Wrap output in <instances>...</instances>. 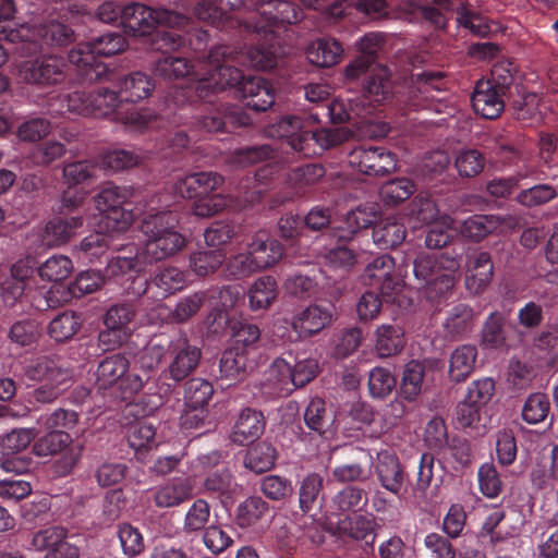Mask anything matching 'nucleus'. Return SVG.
I'll list each match as a JSON object with an SVG mask.
<instances>
[{"instance_id":"412c9836","label":"nucleus","mask_w":558,"mask_h":558,"mask_svg":"<svg viewBox=\"0 0 558 558\" xmlns=\"http://www.w3.org/2000/svg\"><path fill=\"white\" fill-rule=\"evenodd\" d=\"M337 527L340 534L354 541H365L367 546L373 547L378 524L373 514H357L339 520Z\"/></svg>"},{"instance_id":"0eeeda50","label":"nucleus","mask_w":558,"mask_h":558,"mask_svg":"<svg viewBox=\"0 0 558 558\" xmlns=\"http://www.w3.org/2000/svg\"><path fill=\"white\" fill-rule=\"evenodd\" d=\"M66 64L61 57L49 54L27 60L19 65L22 81L39 87L61 84L66 76Z\"/></svg>"},{"instance_id":"4d7b16f0","label":"nucleus","mask_w":558,"mask_h":558,"mask_svg":"<svg viewBox=\"0 0 558 558\" xmlns=\"http://www.w3.org/2000/svg\"><path fill=\"white\" fill-rule=\"evenodd\" d=\"M414 191V183L411 180L401 178L384 183L379 194L385 204L395 206L408 199Z\"/></svg>"},{"instance_id":"c756f323","label":"nucleus","mask_w":558,"mask_h":558,"mask_svg":"<svg viewBox=\"0 0 558 558\" xmlns=\"http://www.w3.org/2000/svg\"><path fill=\"white\" fill-rule=\"evenodd\" d=\"M33 272L34 260L32 258L19 259L12 265L11 276L3 283L5 302L13 304L23 295Z\"/></svg>"},{"instance_id":"c85d7f7f","label":"nucleus","mask_w":558,"mask_h":558,"mask_svg":"<svg viewBox=\"0 0 558 558\" xmlns=\"http://www.w3.org/2000/svg\"><path fill=\"white\" fill-rule=\"evenodd\" d=\"M343 48L341 44L331 37H323L311 43L306 49L307 60L317 66L329 68L339 63L342 59Z\"/></svg>"},{"instance_id":"0e129e2a","label":"nucleus","mask_w":558,"mask_h":558,"mask_svg":"<svg viewBox=\"0 0 558 558\" xmlns=\"http://www.w3.org/2000/svg\"><path fill=\"white\" fill-rule=\"evenodd\" d=\"M473 318V310L469 305L459 304L450 311L444 326L450 336L458 337L470 330Z\"/></svg>"},{"instance_id":"b1692460","label":"nucleus","mask_w":558,"mask_h":558,"mask_svg":"<svg viewBox=\"0 0 558 558\" xmlns=\"http://www.w3.org/2000/svg\"><path fill=\"white\" fill-rule=\"evenodd\" d=\"M364 96L372 102L381 105L392 98L390 71L380 64H375L368 72L364 85Z\"/></svg>"},{"instance_id":"20e7f679","label":"nucleus","mask_w":558,"mask_h":558,"mask_svg":"<svg viewBox=\"0 0 558 558\" xmlns=\"http://www.w3.org/2000/svg\"><path fill=\"white\" fill-rule=\"evenodd\" d=\"M459 269L460 262L447 254H422L413 262L414 277L429 298L449 292L457 282Z\"/></svg>"},{"instance_id":"9d476101","label":"nucleus","mask_w":558,"mask_h":558,"mask_svg":"<svg viewBox=\"0 0 558 558\" xmlns=\"http://www.w3.org/2000/svg\"><path fill=\"white\" fill-rule=\"evenodd\" d=\"M170 363L166 369L168 376L179 383L191 375L199 364L202 352L184 337L169 342Z\"/></svg>"},{"instance_id":"e433bc0d","label":"nucleus","mask_w":558,"mask_h":558,"mask_svg":"<svg viewBox=\"0 0 558 558\" xmlns=\"http://www.w3.org/2000/svg\"><path fill=\"white\" fill-rule=\"evenodd\" d=\"M304 422L308 429L324 436L329 432L333 417L320 398H313L304 411Z\"/></svg>"},{"instance_id":"09e8293b","label":"nucleus","mask_w":558,"mask_h":558,"mask_svg":"<svg viewBox=\"0 0 558 558\" xmlns=\"http://www.w3.org/2000/svg\"><path fill=\"white\" fill-rule=\"evenodd\" d=\"M276 461V449L268 442H259L252 447L244 459V465L255 473L269 471Z\"/></svg>"},{"instance_id":"603ef678","label":"nucleus","mask_w":558,"mask_h":558,"mask_svg":"<svg viewBox=\"0 0 558 558\" xmlns=\"http://www.w3.org/2000/svg\"><path fill=\"white\" fill-rule=\"evenodd\" d=\"M214 393L210 383L202 378H193L186 383L184 400L185 408L191 410H201L209 402Z\"/></svg>"},{"instance_id":"69168bd1","label":"nucleus","mask_w":558,"mask_h":558,"mask_svg":"<svg viewBox=\"0 0 558 558\" xmlns=\"http://www.w3.org/2000/svg\"><path fill=\"white\" fill-rule=\"evenodd\" d=\"M292 366L283 359H276L268 368L267 380L271 387L282 393L292 391Z\"/></svg>"},{"instance_id":"4c0bfd02","label":"nucleus","mask_w":558,"mask_h":558,"mask_svg":"<svg viewBox=\"0 0 558 558\" xmlns=\"http://www.w3.org/2000/svg\"><path fill=\"white\" fill-rule=\"evenodd\" d=\"M366 492L357 486H345L331 499V507L339 513L357 512L367 507Z\"/></svg>"},{"instance_id":"a211bd4d","label":"nucleus","mask_w":558,"mask_h":558,"mask_svg":"<svg viewBox=\"0 0 558 558\" xmlns=\"http://www.w3.org/2000/svg\"><path fill=\"white\" fill-rule=\"evenodd\" d=\"M25 375L32 380L53 381L59 385L72 384L73 373L59 360L39 356L25 367Z\"/></svg>"},{"instance_id":"f03ea898","label":"nucleus","mask_w":558,"mask_h":558,"mask_svg":"<svg viewBox=\"0 0 558 558\" xmlns=\"http://www.w3.org/2000/svg\"><path fill=\"white\" fill-rule=\"evenodd\" d=\"M178 216L169 210L153 208L142 218L141 231L145 236L140 258L151 265L177 255L186 246V238L177 230Z\"/></svg>"},{"instance_id":"5fc2aeb1","label":"nucleus","mask_w":558,"mask_h":558,"mask_svg":"<svg viewBox=\"0 0 558 558\" xmlns=\"http://www.w3.org/2000/svg\"><path fill=\"white\" fill-rule=\"evenodd\" d=\"M37 423L46 432L66 433L65 429H72L77 423V414L71 410L57 409L51 413L41 414Z\"/></svg>"},{"instance_id":"2eb2a0df","label":"nucleus","mask_w":558,"mask_h":558,"mask_svg":"<svg viewBox=\"0 0 558 558\" xmlns=\"http://www.w3.org/2000/svg\"><path fill=\"white\" fill-rule=\"evenodd\" d=\"M504 95L505 93L497 89L493 82L481 80L472 94V106L481 117L496 119L505 109Z\"/></svg>"},{"instance_id":"393cba45","label":"nucleus","mask_w":558,"mask_h":558,"mask_svg":"<svg viewBox=\"0 0 558 558\" xmlns=\"http://www.w3.org/2000/svg\"><path fill=\"white\" fill-rule=\"evenodd\" d=\"M82 226L83 218L80 216L50 220L40 234L41 244L47 247L65 244Z\"/></svg>"},{"instance_id":"aec40b11","label":"nucleus","mask_w":558,"mask_h":558,"mask_svg":"<svg viewBox=\"0 0 558 558\" xmlns=\"http://www.w3.org/2000/svg\"><path fill=\"white\" fill-rule=\"evenodd\" d=\"M222 182V177L216 172H195L179 179L174 187L182 197L197 198L209 195Z\"/></svg>"},{"instance_id":"864d4df0","label":"nucleus","mask_w":558,"mask_h":558,"mask_svg":"<svg viewBox=\"0 0 558 558\" xmlns=\"http://www.w3.org/2000/svg\"><path fill=\"white\" fill-rule=\"evenodd\" d=\"M453 238V219L448 215H441L429 225L425 236L428 248L437 250L447 245Z\"/></svg>"},{"instance_id":"3c124183","label":"nucleus","mask_w":558,"mask_h":558,"mask_svg":"<svg viewBox=\"0 0 558 558\" xmlns=\"http://www.w3.org/2000/svg\"><path fill=\"white\" fill-rule=\"evenodd\" d=\"M153 282L165 295H169L186 287L187 276L178 267L167 266L156 272Z\"/></svg>"},{"instance_id":"72a5a7b5","label":"nucleus","mask_w":558,"mask_h":558,"mask_svg":"<svg viewBox=\"0 0 558 558\" xmlns=\"http://www.w3.org/2000/svg\"><path fill=\"white\" fill-rule=\"evenodd\" d=\"M250 307L253 311L268 308L277 299V281L271 276H262L248 289Z\"/></svg>"},{"instance_id":"c9c22d12","label":"nucleus","mask_w":558,"mask_h":558,"mask_svg":"<svg viewBox=\"0 0 558 558\" xmlns=\"http://www.w3.org/2000/svg\"><path fill=\"white\" fill-rule=\"evenodd\" d=\"M407 235V230L402 222L395 217L386 218L373 231V240L380 248H393L400 245Z\"/></svg>"},{"instance_id":"4468645a","label":"nucleus","mask_w":558,"mask_h":558,"mask_svg":"<svg viewBox=\"0 0 558 558\" xmlns=\"http://www.w3.org/2000/svg\"><path fill=\"white\" fill-rule=\"evenodd\" d=\"M129 192L125 189L108 184L96 196L95 205L101 213H107V218L118 222L117 229L123 230L131 222V214L121 211L126 202Z\"/></svg>"},{"instance_id":"f257e3e1","label":"nucleus","mask_w":558,"mask_h":558,"mask_svg":"<svg viewBox=\"0 0 558 558\" xmlns=\"http://www.w3.org/2000/svg\"><path fill=\"white\" fill-rule=\"evenodd\" d=\"M247 11L245 28L262 33L275 24H292L299 20L294 4L284 0H241ZM234 8L233 0H195L194 13L198 20L216 24L227 10Z\"/></svg>"},{"instance_id":"bb28decb","label":"nucleus","mask_w":558,"mask_h":558,"mask_svg":"<svg viewBox=\"0 0 558 558\" xmlns=\"http://www.w3.org/2000/svg\"><path fill=\"white\" fill-rule=\"evenodd\" d=\"M376 473L381 486L398 495L403 486L404 473L397 456L383 451L378 453Z\"/></svg>"},{"instance_id":"7c9ffc66","label":"nucleus","mask_w":558,"mask_h":558,"mask_svg":"<svg viewBox=\"0 0 558 558\" xmlns=\"http://www.w3.org/2000/svg\"><path fill=\"white\" fill-rule=\"evenodd\" d=\"M442 76L440 72H422L415 75V86L411 89L410 106L414 110L432 108L435 100L433 92H440L441 87L435 82Z\"/></svg>"},{"instance_id":"e2e57ef3","label":"nucleus","mask_w":558,"mask_h":558,"mask_svg":"<svg viewBox=\"0 0 558 558\" xmlns=\"http://www.w3.org/2000/svg\"><path fill=\"white\" fill-rule=\"evenodd\" d=\"M72 441L68 433L47 432L33 446V452L40 458L56 456Z\"/></svg>"},{"instance_id":"ddd939ff","label":"nucleus","mask_w":558,"mask_h":558,"mask_svg":"<svg viewBox=\"0 0 558 558\" xmlns=\"http://www.w3.org/2000/svg\"><path fill=\"white\" fill-rule=\"evenodd\" d=\"M148 494L157 508H173L192 498L193 483L189 477L178 476L150 488Z\"/></svg>"},{"instance_id":"f704fd0d","label":"nucleus","mask_w":558,"mask_h":558,"mask_svg":"<svg viewBox=\"0 0 558 558\" xmlns=\"http://www.w3.org/2000/svg\"><path fill=\"white\" fill-rule=\"evenodd\" d=\"M204 63L205 61H198L196 65H191L184 58L166 56L156 61L154 69L157 75L172 80L184 77L190 74L192 70H194V75L196 72L203 73Z\"/></svg>"},{"instance_id":"de8ad7c7","label":"nucleus","mask_w":558,"mask_h":558,"mask_svg":"<svg viewBox=\"0 0 558 558\" xmlns=\"http://www.w3.org/2000/svg\"><path fill=\"white\" fill-rule=\"evenodd\" d=\"M73 271V263L70 257L61 254L52 255L38 268V275L43 280L60 282L65 280Z\"/></svg>"},{"instance_id":"6e6d98bb","label":"nucleus","mask_w":558,"mask_h":558,"mask_svg":"<svg viewBox=\"0 0 558 558\" xmlns=\"http://www.w3.org/2000/svg\"><path fill=\"white\" fill-rule=\"evenodd\" d=\"M109 244L108 235L96 232L85 236L74 251L78 258L94 263L108 251Z\"/></svg>"},{"instance_id":"f3484780","label":"nucleus","mask_w":558,"mask_h":558,"mask_svg":"<svg viewBox=\"0 0 558 558\" xmlns=\"http://www.w3.org/2000/svg\"><path fill=\"white\" fill-rule=\"evenodd\" d=\"M494 264L487 252H477L469 257L465 288L472 294H480L493 280Z\"/></svg>"},{"instance_id":"a878e982","label":"nucleus","mask_w":558,"mask_h":558,"mask_svg":"<svg viewBox=\"0 0 558 558\" xmlns=\"http://www.w3.org/2000/svg\"><path fill=\"white\" fill-rule=\"evenodd\" d=\"M69 61L75 65L88 82L100 81L106 74V65L99 62L90 43H80L69 52Z\"/></svg>"},{"instance_id":"79ce46f5","label":"nucleus","mask_w":558,"mask_h":558,"mask_svg":"<svg viewBox=\"0 0 558 558\" xmlns=\"http://www.w3.org/2000/svg\"><path fill=\"white\" fill-rule=\"evenodd\" d=\"M499 225L493 215H473L465 219L461 226V234L471 241H481L492 233Z\"/></svg>"},{"instance_id":"39448f33","label":"nucleus","mask_w":558,"mask_h":558,"mask_svg":"<svg viewBox=\"0 0 558 558\" xmlns=\"http://www.w3.org/2000/svg\"><path fill=\"white\" fill-rule=\"evenodd\" d=\"M121 23L134 36L153 35L157 26L181 28L187 25L184 14L163 9H153L143 3L134 2L122 8Z\"/></svg>"},{"instance_id":"a19ab883","label":"nucleus","mask_w":558,"mask_h":558,"mask_svg":"<svg viewBox=\"0 0 558 558\" xmlns=\"http://www.w3.org/2000/svg\"><path fill=\"white\" fill-rule=\"evenodd\" d=\"M268 511V504L260 497H248L239 504L235 522L240 527H251L256 525Z\"/></svg>"},{"instance_id":"c03bdc74","label":"nucleus","mask_w":558,"mask_h":558,"mask_svg":"<svg viewBox=\"0 0 558 558\" xmlns=\"http://www.w3.org/2000/svg\"><path fill=\"white\" fill-rule=\"evenodd\" d=\"M14 13L13 0H0V23L5 22L3 26H0V39H5L9 43L31 40V29L27 26L11 27L10 20L14 16Z\"/></svg>"},{"instance_id":"a18cd8bd","label":"nucleus","mask_w":558,"mask_h":558,"mask_svg":"<svg viewBox=\"0 0 558 558\" xmlns=\"http://www.w3.org/2000/svg\"><path fill=\"white\" fill-rule=\"evenodd\" d=\"M378 218L379 210L376 204L357 206L347 215V223L350 228L348 235H340L339 240H350L356 231L371 227Z\"/></svg>"},{"instance_id":"f8f14e48","label":"nucleus","mask_w":558,"mask_h":558,"mask_svg":"<svg viewBox=\"0 0 558 558\" xmlns=\"http://www.w3.org/2000/svg\"><path fill=\"white\" fill-rule=\"evenodd\" d=\"M364 276L368 283L380 290L381 294L391 298L397 294L402 284L395 272V260L388 254L374 258L365 268Z\"/></svg>"},{"instance_id":"423d86ee","label":"nucleus","mask_w":558,"mask_h":558,"mask_svg":"<svg viewBox=\"0 0 558 558\" xmlns=\"http://www.w3.org/2000/svg\"><path fill=\"white\" fill-rule=\"evenodd\" d=\"M130 362L124 354H112L100 361L96 373V386L106 390L111 387L123 395L138 392L144 385V379L129 371Z\"/></svg>"},{"instance_id":"473e14b6","label":"nucleus","mask_w":558,"mask_h":558,"mask_svg":"<svg viewBox=\"0 0 558 558\" xmlns=\"http://www.w3.org/2000/svg\"><path fill=\"white\" fill-rule=\"evenodd\" d=\"M477 359V349L472 344L458 347L450 355L449 375L452 380H465L474 371Z\"/></svg>"},{"instance_id":"13d9d810","label":"nucleus","mask_w":558,"mask_h":558,"mask_svg":"<svg viewBox=\"0 0 558 558\" xmlns=\"http://www.w3.org/2000/svg\"><path fill=\"white\" fill-rule=\"evenodd\" d=\"M81 323L73 312H63L56 316L48 326V333L56 341L71 339L80 329Z\"/></svg>"},{"instance_id":"8fccbe9b","label":"nucleus","mask_w":558,"mask_h":558,"mask_svg":"<svg viewBox=\"0 0 558 558\" xmlns=\"http://www.w3.org/2000/svg\"><path fill=\"white\" fill-rule=\"evenodd\" d=\"M323 485L324 480L317 473H311L302 480L299 488V505L304 513L318 505Z\"/></svg>"},{"instance_id":"680f3d73","label":"nucleus","mask_w":558,"mask_h":558,"mask_svg":"<svg viewBox=\"0 0 558 558\" xmlns=\"http://www.w3.org/2000/svg\"><path fill=\"white\" fill-rule=\"evenodd\" d=\"M240 53L241 64L247 65L257 70H270L277 63L275 52L265 46H254L247 48L245 51H238Z\"/></svg>"},{"instance_id":"dca6fc26","label":"nucleus","mask_w":558,"mask_h":558,"mask_svg":"<svg viewBox=\"0 0 558 558\" xmlns=\"http://www.w3.org/2000/svg\"><path fill=\"white\" fill-rule=\"evenodd\" d=\"M246 247L260 271L276 265L282 258L284 252L281 243L264 230L255 232Z\"/></svg>"},{"instance_id":"2f4dec72","label":"nucleus","mask_w":558,"mask_h":558,"mask_svg":"<svg viewBox=\"0 0 558 558\" xmlns=\"http://www.w3.org/2000/svg\"><path fill=\"white\" fill-rule=\"evenodd\" d=\"M375 350L381 357L398 354L404 347L405 339L402 328L398 325L383 324L375 330Z\"/></svg>"},{"instance_id":"49530a36","label":"nucleus","mask_w":558,"mask_h":558,"mask_svg":"<svg viewBox=\"0 0 558 558\" xmlns=\"http://www.w3.org/2000/svg\"><path fill=\"white\" fill-rule=\"evenodd\" d=\"M225 263L223 272L228 279H245L260 271L247 248L226 258Z\"/></svg>"},{"instance_id":"338daca9","label":"nucleus","mask_w":558,"mask_h":558,"mask_svg":"<svg viewBox=\"0 0 558 558\" xmlns=\"http://www.w3.org/2000/svg\"><path fill=\"white\" fill-rule=\"evenodd\" d=\"M458 173L462 178H474L484 170L485 159L477 149L460 150L454 160Z\"/></svg>"},{"instance_id":"6e6552de","label":"nucleus","mask_w":558,"mask_h":558,"mask_svg":"<svg viewBox=\"0 0 558 558\" xmlns=\"http://www.w3.org/2000/svg\"><path fill=\"white\" fill-rule=\"evenodd\" d=\"M349 163L369 177H384L397 169L396 155L384 147H355L349 153Z\"/></svg>"},{"instance_id":"4be33fe9","label":"nucleus","mask_w":558,"mask_h":558,"mask_svg":"<svg viewBox=\"0 0 558 558\" xmlns=\"http://www.w3.org/2000/svg\"><path fill=\"white\" fill-rule=\"evenodd\" d=\"M119 95L124 102H138L151 96L156 85L147 73L136 71L118 81Z\"/></svg>"},{"instance_id":"1a4fd4ad","label":"nucleus","mask_w":558,"mask_h":558,"mask_svg":"<svg viewBox=\"0 0 558 558\" xmlns=\"http://www.w3.org/2000/svg\"><path fill=\"white\" fill-rule=\"evenodd\" d=\"M217 294L221 301L219 311H227L234 306L238 300V292L230 287L221 288L217 291H197L179 300L170 313V317L175 323H185L193 317L203 306L207 299Z\"/></svg>"},{"instance_id":"bf43d9fd","label":"nucleus","mask_w":558,"mask_h":558,"mask_svg":"<svg viewBox=\"0 0 558 558\" xmlns=\"http://www.w3.org/2000/svg\"><path fill=\"white\" fill-rule=\"evenodd\" d=\"M424 379V366L415 361L409 362L403 372L401 392L404 399L415 400L422 392Z\"/></svg>"},{"instance_id":"9b49d317","label":"nucleus","mask_w":558,"mask_h":558,"mask_svg":"<svg viewBox=\"0 0 558 558\" xmlns=\"http://www.w3.org/2000/svg\"><path fill=\"white\" fill-rule=\"evenodd\" d=\"M333 319L335 315L330 307L310 304L292 316L290 326L300 339H307L330 326Z\"/></svg>"},{"instance_id":"58836bf2","label":"nucleus","mask_w":558,"mask_h":558,"mask_svg":"<svg viewBox=\"0 0 558 558\" xmlns=\"http://www.w3.org/2000/svg\"><path fill=\"white\" fill-rule=\"evenodd\" d=\"M204 488L208 494L231 499L239 490V485L231 472L223 468L209 473L204 480Z\"/></svg>"},{"instance_id":"774afa93","label":"nucleus","mask_w":558,"mask_h":558,"mask_svg":"<svg viewBox=\"0 0 558 558\" xmlns=\"http://www.w3.org/2000/svg\"><path fill=\"white\" fill-rule=\"evenodd\" d=\"M550 403L545 393H531L523 404L522 418L529 424L541 423L548 415Z\"/></svg>"},{"instance_id":"5701e85b","label":"nucleus","mask_w":558,"mask_h":558,"mask_svg":"<svg viewBox=\"0 0 558 558\" xmlns=\"http://www.w3.org/2000/svg\"><path fill=\"white\" fill-rule=\"evenodd\" d=\"M265 428L264 416L260 412L246 409L243 410L235 421L230 439L238 445L244 446L254 442L263 434Z\"/></svg>"},{"instance_id":"ea45409f","label":"nucleus","mask_w":558,"mask_h":558,"mask_svg":"<svg viewBox=\"0 0 558 558\" xmlns=\"http://www.w3.org/2000/svg\"><path fill=\"white\" fill-rule=\"evenodd\" d=\"M122 99L119 90H111L109 88H99L96 93L92 94L90 98V116L95 117H109L116 121V113L120 111Z\"/></svg>"},{"instance_id":"6ab92c4d","label":"nucleus","mask_w":558,"mask_h":558,"mask_svg":"<svg viewBox=\"0 0 558 558\" xmlns=\"http://www.w3.org/2000/svg\"><path fill=\"white\" fill-rule=\"evenodd\" d=\"M246 106L255 111H266L275 102V89L263 77L252 76L242 82L239 90Z\"/></svg>"},{"instance_id":"37998d69","label":"nucleus","mask_w":558,"mask_h":558,"mask_svg":"<svg viewBox=\"0 0 558 558\" xmlns=\"http://www.w3.org/2000/svg\"><path fill=\"white\" fill-rule=\"evenodd\" d=\"M226 260L221 250L195 252L190 255L189 265L192 272L198 277H206L215 272Z\"/></svg>"},{"instance_id":"cd10ccee","label":"nucleus","mask_w":558,"mask_h":558,"mask_svg":"<svg viewBox=\"0 0 558 558\" xmlns=\"http://www.w3.org/2000/svg\"><path fill=\"white\" fill-rule=\"evenodd\" d=\"M248 366L247 350L238 345H233L223 351L219 362V379L233 383L241 380Z\"/></svg>"},{"instance_id":"7ed1b4c3","label":"nucleus","mask_w":558,"mask_h":558,"mask_svg":"<svg viewBox=\"0 0 558 558\" xmlns=\"http://www.w3.org/2000/svg\"><path fill=\"white\" fill-rule=\"evenodd\" d=\"M240 53L229 46L219 45L209 50L204 63V73L196 72L198 80L196 93L199 98H206L209 92L223 90L227 87L240 90L242 82L246 78L241 70L230 65L229 62L241 64Z\"/></svg>"},{"instance_id":"052dcab7","label":"nucleus","mask_w":558,"mask_h":558,"mask_svg":"<svg viewBox=\"0 0 558 558\" xmlns=\"http://www.w3.org/2000/svg\"><path fill=\"white\" fill-rule=\"evenodd\" d=\"M271 154L269 145L252 146L234 150L227 162L233 169L245 168L269 158Z\"/></svg>"}]
</instances>
